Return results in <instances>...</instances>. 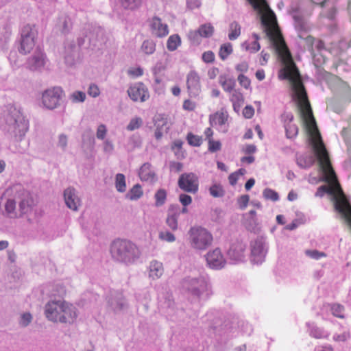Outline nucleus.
Wrapping results in <instances>:
<instances>
[{"label":"nucleus","mask_w":351,"mask_h":351,"mask_svg":"<svg viewBox=\"0 0 351 351\" xmlns=\"http://www.w3.org/2000/svg\"><path fill=\"white\" fill-rule=\"evenodd\" d=\"M284 56H288L289 61L283 69V78L289 80L291 83L293 99L297 101L301 118L311 136L313 149L317 159L319 166L325 176L324 180L330 184L329 186H320L315 193V196L322 197L325 193L332 195L336 189V184L339 182L337 176L332 167L328 152L318 130L299 71L292 60L291 55Z\"/></svg>","instance_id":"f257e3e1"},{"label":"nucleus","mask_w":351,"mask_h":351,"mask_svg":"<svg viewBox=\"0 0 351 351\" xmlns=\"http://www.w3.org/2000/svg\"><path fill=\"white\" fill-rule=\"evenodd\" d=\"M46 317L53 322L72 324L77 317V308L64 300H51L45 307Z\"/></svg>","instance_id":"f03ea898"},{"label":"nucleus","mask_w":351,"mask_h":351,"mask_svg":"<svg viewBox=\"0 0 351 351\" xmlns=\"http://www.w3.org/2000/svg\"><path fill=\"white\" fill-rule=\"evenodd\" d=\"M110 254L114 261L125 265L135 263L141 254L135 243L130 240L121 239H116L111 243Z\"/></svg>","instance_id":"7ed1b4c3"},{"label":"nucleus","mask_w":351,"mask_h":351,"mask_svg":"<svg viewBox=\"0 0 351 351\" xmlns=\"http://www.w3.org/2000/svg\"><path fill=\"white\" fill-rule=\"evenodd\" d=\"M29 129V121L21 108L11 107L5 118L4 130L16 140H21Z\"/></svg>","instance_id":"20e7f679"},{"label":"nucleus","mask_w":351,"mask_h":351,"mask_svg":"<svg viewBox=\"0 0 351 351\" xmlns=\"http://www.w3.org/2000/svg\"><path fill=\"white\" fill-rule=\"evenodd\" d=\"M188 234L191 246L198 250H205L211 245L213 241L212 234L200 226L191 227Z\"/></svg>","instance_id":"39448f33"},{"label":"nucleus","mask_w":351,"mask_h":351,"mask_svg":"<svg viewBox=\"0 0 351 351\" xmlns=\"http://www.w3.org/2000/svg\"><path fill=\"white\" fill-rule=\"evenodd\" d=\"M182 287L191 295L198 298H201L204 293H206L207 298L211 294L208 280L203 276L184 278L182 282Z\"/></svg>","instance_id":"423d86ee"},{"label":"nucleus","mask_w":351,"mask_h":351,"mask_svg":"<svg viewBox=\"0 0 351 351\" xmlns=\"http://www.w3.org/2000/svg\"><path fill=\"white\" fill-rule=\"evenodd\" d=\"M38 36V29L34 25H25L21 29L19 52L25 55L29 53L35 46V40Z\"/></svg>","instance_id":"0eeeda50"},{"label":"nucleus","mask_w":351,"mask_h":351,"mask_svg":"<svg viewBox=\"0 0 351 351\" xmlns=\"http://www.w3.org/2000/svg\"><path fill=\"white\" fill-rule=\"evenodd\" d=\"M219 82L226 92L230 93V100L232 104L234 110L239 114L241 110V93L239 90H234L235 80L228 75H221Z\"/></svg>","instance_id":"6e6552de"},{"label":"nucleus","mask_w":351,"mask_h":351,"mask_svg":"<svg viewBox=\"0 0 351 351\" xmlns=\"http://www.w3.org/2000/svg\"><path fill=\"white\" fill-rule=\"evenodd\" d=\"M63 90L60 87H53L45 90L42 94V104L45 108L53 110L60 105Z\"/></svg>","instance_id":"1a4fd4ad"},{"label":"nucleus","mask_w":351,"mask_h":351,"mask_svg":"<svg viewBox=\"0 0 351 351\" xmlns=\"http://www.w3.org/2000/svg\"><path fill=\"white\" fill-rule=\"evenodd\" d=\"M179 187L185 192L195 193L198 191V178L193 173H184L178 179Z\"/></svg>","instance_id":"9d476101"},{"label":"nucleus","mask_w":351,"mask_h":351,"mask_svg":"<svg viewBox=\"0 0 351 351\" xmlns=\"http://www.w3.org/2000/svg\"><path fill=\"white\" fill-rule=\"evenodd\" d=\"M129 97L134 101L144 102L149 97L148 90L142 82L135 83L128 90Z\"/></svg>","instance_id":"9b49d317"},{"label":"nucleus","mask_w":351,"mask_h":351,"mask_svg":"<svg viewBox=\"0 0 351 351\" xmlns=\"http://www.w3.org/2000/svg\"><path fill=\"white\" fill-rule=\"evenodd\" d=\"M186 86L191 97H195L201 92L200 78L198 74L192 71L186 76Z\"/></svg>","instance_id":"f8f14e48"},{"label":"nucleus","mask_w":351,"mask_h":351,"mask_svg":"<svg viewBox=\"0 0 351 351\" xmlns=\"http://www.w3.org/2000/svg\"><path fill=\"white\" fill-rule=\"evenodd\" d=\"M63 195L66 206L74 211H77L81 205V200L75 189L69 186L64 191Z\"/></svg>","instance_id":"ddd939ff"},{"label":"nucleus","mask_w":351,"mask_h":351,"mask_svg":"<svg viewBox=\"0 0 351 351\" xmlns=\"http://www.w3.org/2000/svg\"><path fill=\"white\" fill-rule=\"evenodd\" d=\"M206 262L209 267L214 269H220L223 268L226 264L219 249L217 248L206 254Z\"/></svg>","instance_id":"4468645a"},{"label":"nucleus","mask_w":351,"mask_h":351,"mask_svg":"<svg viewBox=\"0 0 351 351\" xmlns=\"http://www.w3.org/2000/svg\"><path fill=\"white\" fill-rule=\"evenodd\" d=\"M86 37L88 38V47L92 48V49H100L106 43L104 32L101 29H95L93 32H90L88 35H86Z\"/></svg>","instance_id":"2eb2a0df"},{"label":"nucleus","mask_w":351,"mask_h":351,"mask_svg":"<svg viewBox=\"0 0 351 351\" xmlns=\"http://www.w3.org/2000/svg\"><path fill=\"white\" fill-rule=\"evenodd\" d=\"M152 34L156 37L162 38L169 34V27L166 23H162L158 16H154L149 21Z\"/></svg>","instance_id":"dca6fc26"},{"label":"nucleus","mask_w":351,"mask_h":351,"mask_svg":"<svg viewBox=\"0 0 351 351\" xmlns=\"http://www.w3.org/2000/svg\"><path fill=\"white\" fill-rule=\"evenodd\" d=\"M45 54L40 50H36L34 55L29 58L26 62V66L31 71H37L45 66Z\"/></svg>","instance_id":"f3484780"},{"label":"nucleus","mask_w":351,"mask_h":351,"mask_svg":"<svg viewBox=\"0 0 351 351\" xmlns=\"http://www.w3.org/2000/svg\"><path fill=\"white\" fill-rule=\"evenodd\" d=\"M79 54V47L74 41H68L65 45L64 60L66 64L72 66L75 64Z\"/></svg>","instance_id":"a211bd4d"},{"label":"nucleus","mask_w":351,"mask_h":351,"mask_svg":"<svg viewBox=\"0 0 351 351\" xmlns=\"http://www.w3.org/2000/svg\"><path fill=\"white\" fill-rule=\"evenodd\" d=\"M108 305L115 313L121 312L126 309L128 303L121 293H117L113 295L108 301Z\"/></svg>","instance_id":"6ab92c4d"},{"label":"nucleus","mask_w":351,"mask_h":351,"mask_svg":"<svg viewBox=\"0 0 351 351\" xmlns=\"http://www.w3.org/2000/svg\"><path fill=\"white\" fill-rule=\"evenodd\" d=\"M18 202V217H22L23 215L27 214L32 210L33 200L28 193L24 194L23 197L20 198Z\"/></svg>","instance_id":"aec40b11"},{"label":"nucleus","mask_w":351,"mask_h":351,"mask_svg":"<svg viewBox=\"0 0 351 351\" xmlns=\"http://www.w3.org/2000/svg\"><path fill=\"white\" fill-rule=\"evenodd\" d=\"M138 175L143 181L153 182L156 180L155 172L149 162H145L141 167Z\"/></svg>","instance_id":"412c9836"},{"label":"nucleus","mask_w":351,"mask_h":351,"mask_svg":"<svg viewBox=\"0 0 351 351\" xmlns=\"http://www.w3.org/2000/svg\"><path fill=\"white\" fill-rule=\"evenodd\" d=\"M285 130L286 135L289 138H295L298 134V126L293 123V115L291 113L286 114L285 116Z\"/></svg>","instance_id":"4be33fe9"},{"label":"nucleus","mask_w":351,"mask_h":351,"mask_svg":"<svg viewBox=\"0 0 351 351\" xmlns=\"http://www.w3.org/2000/svg\"><path fill=\"white\" fill-rule=\"evenodd\" d=\"M119 3L123 10L134 12L141 8L143 0H119Z\"/></svg>","instance_id":"5701e85b"},{"label":"nucleus","mask_w":351,"mask_h":351,"mask_svg":"<svg viewBox=\"0 0 351 351\" xmlns=\"http://www.w3.org/2000/svg\"><path fill=\"white\" fill-rule=\"evenodd\" d=\"M162 263L157 261H153L149 265V276L152 279L159 278L163 274Z\"/></svg>","instance_id":"b1692460"},{"label":"nucleus","mask_w":351,"mask_h":351,"mask_svg":"<svg viewBox=\"0 0 351 351\" xmlns=\"http://www.w3.org/2000/svg\"><path fill=\"white\" fill-rule=\"evenodd\" d=\"M228 119V114L223 112H217L216 113L210 116V124L213 127L221 126L226 123Z\"/></svg>","instance_id":"393cba45"},{"label":"nucleus","mask_w":351,"mask_h":351,"mask_svg":"<svg viewBox=\"0 0 351 351\" xmlns=\"http://www.w3.org/2000/svg\"><path fill=\"white\" fill-rule=\"evenodd\" d=\"M178 217H179L176 215V213H175V212H173L169 206L165 222L169 228L173 231H176L178 228Z\"/></svg>","instance_id":"a878e982"},{"label":"nucleus","mask_w":351,"mask_h":351,"mask_svg":"<svg viewBox=\"0 0 351 351\" xmlns=\"http://www.w3.org/2000/svg\"><path fill=\"white\" fill-rule=\"evenodd\" d=\"M16 201L15 199L8 198L5 203V209L10 217H18V210L16 208Z\"/></svg>","instance_id":"bb28decb"},{"label":"nucleus","mask_w":351,"mask_h":351,"mask_svg":"<svg viewBox=\"0 0 351 351\" xmlns=\"http://www.w3.org/2000/svg\"><path fill=\"white\" fill-rule=\"evenodd\" d=\"M265 244L261 241H255L252 244V254L253 256L261 258L265 256Z\"/></svg>","instance_id":"cd10ccee"},{"label":"nucleus","mask_w":351,"mask_h":351,"mask_svg":"<svg viewBox=\"0 0 351 351\" xmlns=\"http://www.w3.org/2000/svg\"><path fill=\"white\" fill-rule=\"evenodd\" d=\"M143 190L139 184H135L125 195V197L130 200H137L143 195Z\"/></svg>","instance_id":"c85d7f7f"},{"label":"nucleus","mask_w":351,"mask_h":351,"mask_svg":"<svg viewBox=\"0 0 351 351\" xmlns=\"http://www.w3.org/2000/svg\"><path fill=\"white\" fill-rule=\"evenodd\" d=\"M12 34V29L8 23H5L0 29V44L3 45L8 42Z\"/></svg>","instance_id":"c756f323"},{"label":"nucleus","mask_w":351,"mask_h":351,"mask_svg":"<svg viewBox=\"0 0 351 351\" xmlns=\"http://www.w3.org/2000/svg\"><path fill=\"white\" fill-rule=\"evenodd\" d=\"M156 128L155 130L154 136L157 140H160L163 136V134L165 132H167L169 127L167 126V122L163 119L156 121Z\"/></svg>","instance_id":"7c9ffc66"},{"label":"nucleus","mask_w":351,"mask_h":351,"mask_svg":"<svg viewBox=\"0 0 351 351\" xmlns=\"http://www.w3.org/2000/svg\"><path fill=\"white\" fill-rule=\"evenodd\" d=\"M181 44L180 37L178 34H173L169 37L167 42V47L169 51H175Z\"/></svg>","instance_id":"2f4dec72"},{"label":"nucleus","mask_w":351,"mask_h":351,"mask_svg":"<svg viewBox=\"0 0 351 351\" xmlns=\"http://www.w3.org/2000/svg\"><path fill=\"white\" fill-rule=\"evenodd\" d=\"M154 199L156 207L163 206L167 199V191L163 189H158L154 195Z\"/></svg>","instance_id":"473e14b6"},{"label":"nucleus","mask_w":351,"mask_h":351,"mask_svg":"<svg viewBox=\"0 0 351 351\" xmlns=\"http://www.w3.org/2000/svg\"><path fill=\"white\" fill-rule=\"evenodd\" d=\"M115 188L119 193H123L126 191L125 177L123 173L116 175Z\"/></svg>","instance_id":"72a5a7b5"},{"label":"nucleus","mask_w":351,"mask_h":351,"mask_svg":"<svg viewBox=\"0 0 351 351\" xmlns=\"http://www.w3.org/2000/svg\"><path fill=\"white\" fill-rule=\"evenodd\" d=\"M241 34L240 25L237 22H232L230 25V32L228 34V38L230 40H235Z\"/></svg>","instance_id":"f704fd0d"},{"label":"nucleus","mask_w":351,"mask_h":351,"mask_svg":"<svg viewBox=\"0 0 351 351\" xmlns=\"http://www.w3.org/2000/svg\"><path fill=\"white\" fill-rule=\"evenodd\" d=\"M142 51L147 54H152L156 50V43L152 40H145L141 46Z\"/></svg>","instance_id":"c9c22d12"},{"label":"nucleus","mask_w":351,"mask_h":351,"mask_svg":"<svg viewBox=\"0 0 351 351\" xmlns=\"http://www.w3.org/2000/svg\"><path fill=\"white\" fill-rule=\"evenodd\" d=\"M198 30H199V33H200V35L202 36V37L208 38L213 35V32H214V27L210 23L204 24V25H202L198 28Z\"/></svg>","instance_id":"e433bc0d"},{"label":"nucleus","mask_w":351,"mask_h":351,"mask_svg":"<svg viewBox=\"0 0 351 351\" xmlns=\"http://www.w3.org/2000/svg\"><path fill=\"white\" fill-rule=\"evenodd\" d=\"M232 52V45L229 43H225L221 46L219 51V56L221 60H224Z\"/></svg>","instance_id":"4c0bfd02"},{"label":"nucleus","mask_w":351,"mask_h":351,"mask_svg":"<svg viewBox=\"0 0 351 351\" xmlns=\"http://www.w3.org/2000/svg\"><path fill=\"white\" fill-rule=\"evenodd\" d=\"M240 251V249H237V247H234V245H232L230 247L228 252V254L230 258L234 261V263H239L241 260V255Z\"/></svg>","instance_id":"58836bf2"},{"label":"nucleus","mask_w":351,"mask_h":351,"mask_svg":"<svg viewBox=\"0 0 351 351\" xmlns=\"http://www.w3.org/2000/svg\"><path fill=\"white\" fill-rule=\"evenodd\" d=\"M210 193L214 197H221L225 195V191L220 184H215L209 189Z\"/></svg>","instance_id":"ea45409f"},{"label":"nucleus","mask_w":351,"mask_h":351,"mask_svg":"<svg viewBox=\"0 0 351 351\" xmlns=\"http://www.w3.org/2000/svg\"><path fill=\"white\" fill-rule=\"evenodd\" d=\"M142 125V119L141 117H134L130 120L126 128L129 131H134L141 128Z\"/></svg>","instance_id":"a19ab883"},{"label":"nucleus","mask_w":351,"mask_h":351,"mask_svg":"<svg viewBox=\"0 0 351 351\" xmlns=\"http://www.w3.org/2000/svg\"><path fill=\"white\" fill-rule=\"evenodd\" d=\"M82 143L84 145L87 143L90 147H93L95 144V138L90 130L85 131L82 134Z\"/></svg>","instance_id":"79ce46f5"},{"label":"nucleus","mask_w":351,"mask_h":351,"mask_svg":"<svg viewBox=\"0 0 351 351\" xmlns=\"http://www.w3.org/2000/svg\"><path fill=\"white\" fill-rule=\"evenodd\" d=\"M158 238L164 241L172 243L176 241L175 235L168 230H162L158 234Z\"/></svg>","instance_id":"37998d69"},{"label":"nucleus","mask_w":351,"mask_h":351,"mask_svg":"<svg viewBox=\"0 0 351 351\" xmlns=\"http://www.w3.org/2000/svg\"><path fill=\"white\" fill-rule=\"evenodd\" d=\"M187 141L191 145L195 147L199 146L202 143V139L201 137L194 135L191 133H189L187 135Z\"/></svg>","instance_id":"c03bdc74"},{"label":"nucleus","mask_w":351,"mask_h":351,"mask_svg":"<svg viewBox=\"0 0 351 351\" xmlns=\"http://www.w3.org/2000/svg\"><path fill=\"white\" fill-rule=\"evenodd\" d=\"M68 144V137L64 134L58 136L57 146L61 149L62 152H65Z\"/></svg>","instance_id":"a18cd8bd"},{"label":"nucleus","mask_w":351,"mask_h":351,"mask_svg":"<svg viewBox=\"0 0 351 351\" xmlns=\"http://www.w3.org/2000/svg\"><path fill=\"white\" fill-rule=\"evenodd\" d=\"M332 315L339 318H343L344 307L340 304H333L332 308Z\"/></svg>","instance_id":"49530a36"},{"label":"nucleus","mask_w":351,"mask_h":351,"mask_svg":"<svg viewBox=\"0 0 351 351\" xmlns=\"http://www.w3.org/2000/svg\"><path fill=\"white\" fill-rule=\"evenodd\" d=\"M263 196L265 199H271L272 201H277L278 199V194L274 190L266 189L263 191Z\"/></svg>","instance_id":"de8ad7c7"},{"label":"nucleus","mask_w":351,"mask_h":351,"mask_svg":"<svg viewBox=\"0 0 351 351\" xmlns=\"http://www.w3.org/2000/svg\"><path fill=\"white\" fill-rule=\"evenodd\" d=\"M221 144L219 141H214L213 138L208 140V150L213 153L221 149Z\"/></svg>","instance_id":"09e8293b"},{"label":"nucleus","mask_w":351,"mask_h":351,"mask_svg":"<svg viewBox=\"0 0 351 351\" xmlns=\"http://www.w3.org/2000/svg\"><path fill=\"white\" fill-rule=\"evenodd\" d=\"M254 40L250 45H247L245 48L247 50H249L252 52H256L260 49L261 47L259 43L258 42V37L257 35L254 34Z\"/></svg>","instance_id":"8fccbe9b"},{"label":"nucleus","mask_w":351,"mask_h":351,"mask_svg":"<svg viewBox=\"0 0 351 351\" xmlns=\"http://www.w3.org/2000/svg\"><path fill=\"white\" fill-rule=\"evenodd\" d=\"M71 98L74 102H83L86 99V94L82 91H75L71 95Z\"/></svg>","instance_id":"3c124183"},{"label":"nucleus","mask_w":351,"mask_h":351,"mask_svg":"<svg viewBox=\"0 0 351 351\" xmlns=\"http://www.w3.org/2000/svg\"><path fill=\"white\" fill-rule=\"evenodd\" d=\"M241 176V168L239 169L235 172L232 173L229 176L228 180H229L230 184L232 186L235 185Z\"/></svg>","instance_id":"603ef678"},{"label":"nucleus","mask_w":351,"mask_h":351,"mask_svg":"<svg viewBox=\"0 0 351 351\" xmlns=\"http://www.w3.org/2000/svg\"><path fill=\"white\" fill-rule=\"evenodd\" d=\"M32 316L30 313H23L21 317L20 325L23 327H26L30 324V322H32Z\"/></svg>","instance_id":"864d4df0"},{"label":"nucleus","mask_w":351,"mask_h":351,"mask_svg":"<svg viewBox=\"0 0 351 351\" xmlns=\"http://www.w3.org/2000/svg\"><path fill=\"white\" fill-rule=\"evenodd\" d=\"M306 254L313 259H319L322 257H325L326 255L324 252H319L317 250H306Z\"/></svg>","instance_id":"5fc2aeb1"},{"label":"nucleus","mask_w":351,"mask_h":351,"mask_svg":"<svg viewBox=\"0 0 351 351\" xmlns=\"http://www.w3.org/2000/svg\"><path fill=\"white\" fill-rule=\"evenodd\" d=\"M169 207L173 210L175 213H176V215L180 217V214L182 213H186L188 212V208L186 206H184L183 208H180L179 204H173L169 205Z\"/></svg>","instance_id":"6e6d98bb"},{"label":"nucleus","mask_w":351,"mask_h":351,"mask_svg":"<svg viewBox=\"0 0 351 351\" xmlns=\"http://www.w3.org/2000/svg\"><path fill=\"white\" fill-rule=\"evenodd\" d=\"M107 133V129L105 125L100 124L97 130L96 136L98 139H104Z\"/></svg>","instance_id":"4d7b16f0"},{"label":"nucleus","mask_w":351,"mask_h":351,"mask_svg":"<svg viewBox=\"0 0 351 351\" xmlns=\"http://www.w3.org/2000/svg\"><path fill=\"white\" fill-rule=\"evenodd\" d=\"M179 200L183 206H187L192 202V198L190 195L185 193L180 194L179 196Z\"/></svg>","instance_id":"13d9d810"},{"label":"nucleus","mask_w":351,"mask_h":351,"mask_svg":"<svg viewBox=\"0 0 351 351\" xmlns=\"http://www.w3.org/2000/svg\"><path fill=\"white\" fill-rule=\"evenodd\" d=\"M202 60L206 63H211L215 60V54L211 51H205L202 54Z\"/></svg>","instance_id":"bf43d9fd"},{"label":"nucleus","mask_w":351,"mask_h":351,"mask_svg":"<svg viewBox=\"0 0 351 351\" xmlns=\"http://www.w3.org/2000/svg\"><path fill=\"white\" fill-rule=\"evenodd\" d=\"M100 93L99 89L95 84H91L88 89V94L93 97H97Z\"/></svg>","instance_id":"052dcab7"},{"label":"nucleus","mask_w":351,"mask_h":351,"mask_svg":"<svg viewBox=\"0 0 351 351\" xmlns=\"http://www.w3.org/2000/svg\"><path fill=\"white\" fill-rule=\"evenodd\" d=\"M189 38L191 40H192L193 43H199L200 41V38H202V36L200 35V33H199V30L192 31L189 33Z\"/></svg>","instance_id":"680f3d73"},{"label":"nucleus","mask_w":351,"mask_h":351,"mask_svg":"<svg viewBox=\"0 0 351 351\" xmlns=\"http://www.w3.org/2000/svg\"><path fill=\"white\" fill-rule=\"evenodd\" d=\"M243 114L247 119L252 118L254 114V109L251 106H246L243 110Z\"/></svg>","instance_id":"e2e57ef3"},{"label":"nucleus","mask_w":351,"mask_h":351,"mask_svg":"<svg viewBox=\"0 0 351 351\" xmlns=\"http://www.w3.org/2000/svg\"><path fill=\"white\" fill-rule=\"evenodd\" d=\"M223 215V211L220 208H215L212 210L211 217L212 220L215 221H218L221 218Z\"/></svg>","instance_id":"0e129e2a"},{"label":"nucleus","mask_w":351,"mask_h":351,"mask_svg":"<svg viewBox=\"0 0 351 351\" xmlns=\"http://www.w3.org/2000/svg\"><path fill=\"white\" fill-rule=\"evenodd\" d=\"M182 168H183V165L181 162H171V164H170L171 171L179 172V171H182Z\"/></svg>","instance_id":"69168bd1"},{"label":"nucleus","mask_w":351,"mask_h":351,"mask_svg":"<svg viewBox=\"0 0 351 351\" xmlns=\"http://www.w3.org/2000/svg\"><path fill=\"white\" fill-rule=\"evenodd\" d=\"M114 149L113 144L111 141L106 140L104 143V151L106 153H110Z\"/></svg>","instance_id":"338daca9"},{"label":"nucleus","mask_w":351,"mask_h":351,"mask_svg":"<svg viewBox=\"0 0 351 351\" xmlns=\"http://www.w3.org/2000/svg\"><path fill=\"white\" fill-rule=\"evenodd\" d=\"M128 73L131 75L138 77L143 75V71L141 68L138 67L134 69L129 70Z\"/></svg>","instance_id":"774afa93"}]
</instances>
